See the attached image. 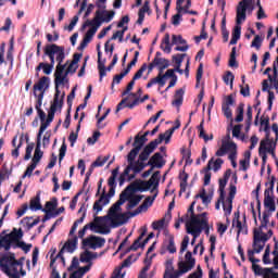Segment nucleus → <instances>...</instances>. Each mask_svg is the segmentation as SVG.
Wrapping results in <instances>:
<instances>
[{"label":"nucleus","mask_w":278,"mask_h":278,"mask_svg":"<svg viewBox=\"0 0 278 278\" xmlns=\"http://www.w3.org/2000/svg\"><path fill=\"white\" fill-rule=\"evenodd\" d=\"M157 186H160V172H155L149 180L147 181H141L139 184V190L141 191H147L151 190L153 197H148L143 203L135 210L132 213H129L130 216H138V214H142V212H147L149 207L153 205V201L157 198Z\"/></svg>","instance_id":"obj_3"},{"label":"nucleus","mask_w":278,"mask_h":278,"mask_svg":"<svg viewBox=\"0 0 278 278\" xmlns=\"http://www.w3.org/2000/svg\"><path fill=\"white\" fill-rule=\"evenodd\" d=\"M167 225H168V219L166 220V217H163L152 223V229H154V231H162V229H164V227Z\"/></svg>","instance_id":"obj_38"},{"label":"nucleus","mask_w":278,"mask_h":278,"mask_svg":"<svg viewBox=\"0 0 278 278\" xmlns=\"http://www.w3.org/2000/svg\"><path fill=\"white\" fill-rule=\"evenodd\" d=\"M153 257H155V254L147 255L144 260V266L141 269L139 274V278H147V273H149V269L151 268V264L153 262Z\"/></svg>","instance_id":"obj_28"},{"label":"nucleus","mask_w":278,"mask_h":278,"mask_svg":"<svg viewBox=\"0 0 278 278\" xmlns=\"http://www.w3.org/2000/svg\"><path fill=\"white\" fill-rule=\"evenodd\" d=\"M97 257H99V255L94 252H90L88 250H85L81 254H80V262H83V264H90L92 266V263H90L92 260H97Z\"/></svg>","instance_id":"obj_29"},{"label":"nucleus","mask_w":278,"mask_h":278,"mask_svg":"<svg viewBox=\"0 0 278 278\" xmlns=\"http://www.w3.org/2000/svg\"><path fill=\"white\" fill-rule=\"evenodd\" d=\"M275 186L274 182H271V187L269 189L265 190V199H264V206L268 212H275L276 206H275V200L270 195L273 193V187Z\"/></svg>","instance_id":"obj_21"},{"label":"nucleus","mask_w":278,"mask_h":278,"mask_svg":"<svg viewBox=\"0 0 278 278\" xmlns=\"http://www.w3.org/2000/svg\"><path fill=\"white\" fill-rule=\"evenodd\" d=\"M54 85H55L54 97H56V100H58V97L64 98L66 96V93H64L62 90H60V86H68V79L63 78L61 76V74L60 75L54 74Z\"/></svg>","instance_id":"obj_20"},{"label":"nucleus","mask_w":278,"mask_h":278,"mask_svg":"<svg viewBox=\"0 0 278 278\" xmlns=\"http://www.w3.org/2000/svg\"><path fill=\"white\" fill-rule=\"evenodd\" d=\"M54 66H55V63H53L52 61H50V64L43 63L42 71L45 75H51V73H53Z\"/></svg>","instance_id":"obj_59"},{"label":"nucleus","mask_w":278,"mask_h":278,"mask_svg":"<svg viewBox=\"0 0 278 278\" xmlns=\"http://www.w3.org/2000/svg\"><path fill=\"white\" fill-rule=\"evenodd\" d=\"M195 199H202V203L204 205H210V203H212V195H207L205 190H203L200 194H197Z\"/></svg>","instance_id":"obj_49"},{"label":"nucleus","mask_w":278,"mask_h":278,"mask_svg":"<svg viewBox=\"0 0 278 278\" xmlns=\"http://www.w3.org/2000/svg\"><path fill=\"white\" fill-rule=\"evenodd\" d=\"M236 123H242L244 121V104H239L237 108Z\"/></svg>","instance_id":"obj_50"},{"label":"nucleus","mask_w":278,"mask_h":278,"mask_svg":"<svg viewBox=\"0 0 278 278\" xmlns=\"http://www.w3.org/2000/svg\"><path fill=\"white\" fill-rule=\"evenodd\" d=\"M90 264H88L85 267H80L78 270L71 274L70 278H83L85 273H88L90 270Z\"/></svg>","instance_id":"obj_43"},{"label":"nucleus","mask_w":278,"mask_h":278,"mask_svg":"<svg viewBox=\"0 0 278 278\" xmlns=\"http://www.w3.org/2000/svg\"><path fill=\"white\" fill-rule=\"evenodd\" d=\"M165 273L164 278H181V276H177V269L175 270V265H173V258H167L165 261Z\"/></svg>","instance_id":"obj_23"},{"label":"nucleus","mask_w":278,"mask_h":278,"mask_svg":"<svg viewBox=\"0 0 278 278\" xmlns=\"http://www.w3.org/2000/svg\"><path fill=\"white\" fill-rule=\"evenodd\" d=\"M168 253H177V247H175V237L168 236V244L166 245Z\"/></svg>","instance_id":"obj_52"},{"label":"nucleus","mask_w":278,"mask_h":278,"mask_svg":"<svg viewBox=\"0 0 278 278\" xmlns=\"http://www.w3.org/2000/svg\"><path fill=\"white\" fill-rule=\"evenodd\" d=\"M127 203L126 210H134L140 201H142V195L134 193V187L128 186L125 191L119 195V200L113 204L109 210V219L111 220L113 227H121L125 225L129 218H134L130 214L132 212L123 213L121 205Z\"/></svg>","instance_id":"obj_2"},{"label":"nucleus","mask_w":278,"mask_h":278,"mask_svg":"<svg viewBox=\"0 0 278 278\" xmlns=\"http://www.w3.org/2000/svg\"><path fill=\"white\" fill-rule=\"evenodd\" d=\"M224 164L223 159H216L212 157L207 163V170H214V173H218V169L222 168Z\"/></svg>","instance_id":"obj_31"},{"label":"nucleus","mask_w":278,"mask_h":278,"mask_svg":"<svg viewBox=\"0 0 278 278\" xmlns=\"http://www.w3.org/2000/svg\"><path fill=\"white\" fill-rule=\"evenodd\" d=\"M232 203L233 202H231V199H227L226 202H224L223 207H224V212H225L226 215L231 214V210L233 207Z\"/></svg>","instance_id":"obj_63"},{"label":"nucleus","mask_w":278,"mask_h":278,"mask_svg":"<svg viewBox=\"0 0 278 278\" xmlns=\"http://www.w3.org/2000/svg\"><path fill=\"white\" fill-rule=\"evenodd\" d=\"M105 245V239L97 236H90L86 239H83V247L84 249H92L96 251V249H101Z\"/></svg>","instance_id":"obj_16"},{"label":"nucleus","mask_w":278,"mask_h":278,"mask_svg":"<svg viewBox=\"0 0 278 278\" xmlns=\"http://www.w3.org/2000/svg\"><path fill=\"white\" fill-rule=\"evenodd\" d=\"M100 223H101V217H94V222H91L85 225V227H87V229H90L91 231H94V233H103V235L110 233V229L103 228V226H101Z\"/></svg>","instance_id":"obj_19"},{"label":"nucleus","mask_w":278,"mask_h":278,"mask_svg":"<svg viewBox=\"0 0 278 278\" xmlns=\"http://www.w3.org/2000/svg\"><path fill=\"white\" fill-rule=\"evenodd\" d=\"M115 188L116 187H111L109 194H105V191H104L102 193V195L100 197V199L94 202L93 211L96 212V214H98L99 212H102L103 207H105V205H108L110 203V199H112V197H114Z\"/></svg>","instance_id":"obj_15"},{"label":"nucleus","mask_w":278,"mask_h":278,"mask_svg":"<svg viewBox=\"0 0 278 278\" xmlns=\"http://www.w3.org/2000/svg\"><path fill=\"white\" fill-rule=\"evenodd\" d=\"M181 127V123H178L177 126L172 127L170 129L166 130L164 134H160L157 139H154L151 141L148 147L146 148V155H149V153H153L155 149H157V144H162L165 140V144H168L170 142V138H173V134H175L176 129H179Z\"/></svg>","instance_id":"obj_10"},{"label":"nucleus","mask_w":278,"mask_h":278,"mask_svg":"<svg viewBox=\"0 0 278 278\" xmlns=\"http://www.w3.org/2000/svg\"><path fill=\"white\" fill-rule=\"evenodd\" d=\"M186 39L181 37V35H173L172 36V45H186Z\"/></svg>","instance_id":"obj_61"},{"label":"nucleus","mask_w":278,"mask_h":278,"mask_svg":"<svg viewBox=\"0 0 278 278\" xmlns=\"http://www.w3.org/2000/svg\"><path fill=\"white\" fill-rule=\"evenodd\" d=\"M29 207L33 212H38V210H42V204H40V195H37L33 200H30Z\"/></svg>","instance_id":"obj_45"},{"label":"nucleus","mask_w":278,"mask_h":278,"mask_svg":"<svg viewBox=\"0 0 278 278\" xmlns=\"http://www.w3.org/2000/svg\"><path fill=\"white\" fill-rule=\"evenodd\" d=\"M131 266V256H128L123 263L122 266L116 268L113 271V275L111 278H125V273H123V268H129Z\"/></svg>","instance_id":"obj_25"},{"label":"nucleus","mask_w":278,"mask_h":278,"mask_svg":"<svg viewBox=\"0 0 278 278\" xmlns=\"http://www.w3.org/2000/svg\"><path fill=\"white\" fill-rule=\"evenodd\" d=\"M140 103V98H137L136 93H129L127 98H124L118 104L116 112H121V110H125V108H129V110H134L136 105Z\"/></svg>","instance_id":"obj_17"},{"label":"nucleus","mask_w":278,"mask_h":278,"mask_svg":"<svg viewBox=\"0 0 278 278\" xmlns=\"http://www.w3.org/2000/svg\"><path fill=\"white\" fill-rule=\"evenodd\" d=\"M114 16H116L115 11L98 10L94 18L87 20L83 27H91L98 31L102 23H111L114 20Z\"/></svg>","instance_id":"obj_7"},{"label":"nucleus","mask_w":278,"mask_h":278,"mask_svg":"<svg viewBox=\"0 0 278 278\" xmlns=\"http://www.w3.org/2000/svg\"><path fill=\"white\" fill-rule=\"evenodd\" d=\"M265 244L266 243L260 241L257 237L254 238L253 250L248 251V257L250 262H253L255 253H262V251H264Z\"/></svg>","instance_id":"obj_24"},{"label":"nucleus","mask_w":278,"mask_h":278,"mask_svg":"<svg viewBox=\"0 0 278 278\" xmlns=\"http://www.w3.org/2000/svg\"><path fill=\"white\" fill-rule=\"evenodd\" d=\"M262 42H264V38H262L260 35H256L251 43V47L256 49V51H260L262 48Z\"/></svg>","instance_id":"obj_54"},{"label":"nucleus","mask_w":278,"mask_h":278,"mask_svg":"<svg viewBox=\"0 0 278 278\" xmlns=\"http://www.w3.org/2000/svg\"><path fill=\"white\" fill-rule=\"evenodd\" d=\"M149 11V1L146 0L142 8L139 10L137 24L142 25L144 23V14Z\"/></svg>","instance_id":"obj_36"},{"label":"nucleus","mask_w":278,"mask_h":278,"mask_svg":"<svg viewBox=\"0 0 278 278\" xmlns=\"http://www.w3.org/2000/svg\"><path fill=\"white\" fill-rule=\"evenodd\" d=\"M79 60H81V54L75 53L71 63L66 61L63 66V71L61 72V77L63 79H68V75H74L77 72Z\"/></svg>","instance_id":"obj_14"},{"label":"nucleus","mask_w":278,"mask_h":278,"mask_svg":"<svg viewBox=\"0 0 278 278\" xmlns=\"http://www.w3.org/2000/svg\"><path fill=\"white\" fill-rule=\"evenodd\" d=\"M13 249H23L25 253H29V251H31V244H27L21 240H17L14 243Z\"/></svg>","instance_id":"obj_47"},{"label":"nucleus","mask_w":278,"mask_h":278,"mask_svg":"<svg viewBox=\"0 0 278 278\" xmlns=\"http://www.w3.org/2000/svg\"><path fill=\"white\" fill-rule=\"evenodd\" d=\"M132 147L134 149L130 150L127 155V166L119 176V186H123L125 181H132V179H136V175H139V173H142V170L147 168V164H144V162H147V160H149V156L151 155V153H146L149 146L144 147V143L140 139V135H137L135 137ZM141 150L142 152L140 153ZM138 153H140L139 157ZM136 157H138L137 161Z\"/></svg>","instance_id":"obj_1"},{"label":"nucleus","mask_w":278,"mask_h":278,"mask_svg":"<svg viewBox=\"0 0 278 278\" xmlns=\"http://www.w3.org/2000/svg\"><path fill=\"white\" fill-rule=\"evenodd\" d=\"M42 100H37V103L35 105V110H37L38 116L41 121V123H45V118H47V114L45 113V111H42Z\"/></svg>","instance_id":"obj_46"},{"label":"nucleus","mask_w":278,"mask_h":278,"mask_svg":"<svg viewBox=\"0 0 278 278\" xmlns=\"http://www.w3.org/2000/svg\"><path fill=\"white\" fill-rule=\"evenodd\" d=\"M108 160H109L108 156L98 157V159L91 164V167H90V169H89V175H90V173H92V168L105 166V163L108 162Z\"/></svg>","instance_id":"obj_44"},{"label":"nucleus","mask_w":278,"mask_h":278,"mask_svg":"<svg viewBox=\"0 0 278 278\" xmlns=\"http://www.w3.org/2000/svg\"><path fill=\"white\" fill-rule=\"evenodd\" d=\"M84 218H86V213H84L80 218H78L76 222H74V224L70 230V236H75L77 228L79 227V225H81V223H84Z\"/></svg>","instance_id":"obj_51"},{"label":"nucleus","mask_w":278,"mask_h":278,"mask_svg":"<svg viewBox=\"0 0 278 278\" xmlns=\"http://www.w3.org/2000/svg\"><path fill=\"white\" fill-rule=\"evenodd\" d=\"M0 267L9 277L18 278L20 270L23 268V264L18 263L14 256H3L0 260Z\"/></svg>","instance_id":"obj_8"},{"label":"nucleus","mask_w":278,"mask_h":278,"mask_svg":"<svg viewBox=\"0 0 278 278\" xmlns=\"http://www.w3.org/2000/svg\"><path fill=\"white\" fill-rule=\"evenodd\" d=\"M43 53L49 58L52 64H55V62L58 63L54 75H62V71H64L62 62L66 60V50L64 49V46H58L55 43L48 45L45 47Z\"/></svg>","instance_id":"obj_4"},{"label":"nucleus","mask_w":278,"mask_h":278,"mask_svg":"<svg viewBox=\"0 0 278 278\" xmlns=\"http://www.w3.org/2000/svg\"><path fill=\"white\" fill-rule=\"evenodd\" d=\"M269 88L271 87L268 85V80H263V92H268V104L270 108L273 105V101H275V93L270 91Z\"/></svg>","instance_id":"obj_39"},{"label":"nucleus","mask_w":278,"mask_h":278,"mask_svg":"<svg viewBox=\"0 0 278 278\" xmlns=\"http://www.w3.org/2000/svg\"><path fill=\"white\" fill-rule=\"evenodd\" d=\"M154 64H156L161 75L162 73H164V71H166V68H168V66H170V63L168 62V60L164 59V58H154Z\"/></svg>","instance_id":"obj_33"},{"label":"nucleus","mask_w":278,"mask_h":278,"mask_svg":"<svg viewBox=\"0 0 278 278\" xmlns=\"http://www.w3.org/2000/svg\"><path fill=\"white\" fill-rule=\"evenodd\" d=\"M38 223H40V217H37L35 219L34 217H24L21 220L22 227H24V229H26L27 231H29V229H33V227H36Z\"/></svg>","instance_id":"obj_26"},{"label":"nucleus","mask_w":278,"mask_h":278,"mask_svg":"<svg viewBox=\"0 0 278 278\" xmlns=\"http://www.w3.org/2000/svg\"><path fill=\"white\" fill-rule=\"evenodd\" d=\"M207 227V214L202 213L198 216H192L187 223H186V229L187 233H190L193 239L191 240V245L194 247V243L197 242V238L201 236V232L203 229Z\"/></svg>","instance_id":"obj_5"},{"label":"nucleus","mask_w":278,"mask_h":278,"mask_svg":"<svg viewBox=\"0 0 278 278\" xmlns=\"http://www.w3.org/2000/svg\"><path fill=\"white\" fill-rule=\"evenodd\" d=\"M247 10H249V0H241L237 7V25L232 31L230 45H238V40H240V35L242 31V26H240V24L247 21Z\"/></svg>","instance_id":"obj_6"},{"label":"nucleus","mask_w":278,"mask_h":278,"mask_svg":"<svg viewBox=\"0 0 278 278\" xmlns=\"http://www.w3.org/2000/svg\"><path fill=\"white\" fill-rule=\"evenodd\" d=\"M271 68L267 67L264 72V75H268V79L270 81V88L276 89V92H278V74H277V68L274 67V76L269 75Z\"/></svg>","instance_id":"obj_27"},{"label":"nucleus","mask_w":278,"mask_h":278,"mask_svg":"<svg viewBox=\"0 0 278 278\" xmlns=\"http://www.w3.org/2000/svg\"><path fill=\"white\" fill-rule=\"evenodd\" d=\"M71 238L67 240V242L63 245V248L61 249V251L59 252V254L56 255V258L60 257V260H62V262H64V251H66L67 253H74L75 249H77V236L73 235L70 236Z\"/></svg>","instance_id":"obj_18"},{"label":"nucleus","mask_w":278,"mask_h":278,"mask_svg":"<svg viewBox=\"0 0 278 278\" xmlns=\"http://www.w3.org/2000/svg\"><path fill=\"white\" fill-rule=\"evenodd\" d=\"M226 153H229L228 157L233 160L235 155H238V146L236 142L231 141V136L227 135L223 140H222V146L220 148L216 151L215 155L217 157H223L226 155Z\"/></svg>","instance_id":"obj_11"},{"label":"nucleus","mask_w":278,"mask_h":278,"mask_svg":"<svg viewBox=\"0 0 278 278\" xmlns=\"http://www.w3.org/2000/svg\"><path fill=\"white\" fill-rule=\"evenodd\" d=\"M23 238V231L14 229L12 232L7 233L2 231L0 233V251L8 252L14 249V243L18 242Z\"/></svg>","instance_id":"obj_9"},{"label":"nucleus","mask_w":278,"mask_h":278,"mask_svg":"<svg viewBox=\"0 0 278 278\" xmlns=\"http://www.w3.org/2000/svg\"><path fill=\"white\" fill-rule=\"evenodd\" d=\"M55 207H58V199L53 198L51 201L46 203V208H42V212H45V214H51Z\"/></svg>","instance_id":"obj_40"},{"label":"nucleus","mask_w":278,"mask_h":278,"mask_svg":"<svg viewBox=\"0 0 278 278\" xmlns=\"http://www.w3.org/2000/svg\"><path fill=\"white\" fill-rule=\"evenodd\" d=\"M40 147H41V141H37V146H36L34 157H33V162L35 164H38V162H40V160H42L43 153L40 150Z\"/></svg>","instance_id":"obj_41"},{"label":"nucleus","mask_w":278,"mask_h":278,"mask_svg":"<svg viewBox=\"0 0 278 278\" xmlns=\"http://www.w3.org/2000/svg\"><path fill=\"white\" fill-rule=\"evenodd\" d=\"M184 94H186V90L184 88L178 89L175 93L173 105H176V108L181 106V103H184Z\"/></svg>","instance_id":"obj_37"},{"label":"nucleus","mask_w":278,"mask_h":278,"mask_svg":"<svg viewBox=\"0 0 278 278\" xmlns=\"http://www.w3.org/2000/svg\"><path fill=\"white\" fill-rule=\"evenodd\" d=\"M273 264H274V270H278V247L277 244L275 245V250L273 251Z\"/></svg>","instance_id":"obj_64"},{"label":"nucleus","mask_w":278,"mask_h":278,"mask_svg":"<svg viewBox=\"0 0 278 278\" xmlns=\"http://www.w3.org/2000/svg\"><path fill=\"white\" fill-rule=\"evenodd\" d=\"M198 131H199V137L203 138L204 142H207L208 140H213V138H214V136L211 135V137H210L205 134V129L203 128V121L198 126Z\"/></svg>","instance_id":"obj_48"},{"label":"nucleus","mask_w":278,"mask_h":278,"mask_svg":"<svg viewBox=\"0 0 278 278\" xmlns=\"http://www.w3.org/2000/svg\"><path fill=\"white\" fill-rule=\"evenodd\" d=\"M264 278H278V273H275V268H265Z\"/></svg>","instance_id":"obj_62"},{"label":"nucleus","mask_w":278,"mask_h":278,"mask_svg":"<svg viewBox=\"0 0 278 278\" xmlns=\"http://www.w3.org/2000/svg\"><path fill=\"white\" fill-rule=\"evenodd\" d=\"M155 84H159L160 88H164V86H166V80H164L162 77V73H159L156 77L151 78L147 84V88H152V86H155Z\"/></svg>","instance_id":"obj_34"},{"label":"nucleus","mask_w":278,"mask_h":278,"mask_svg":"<svg viewBox=\"0 0 278 278\" xmlns=\"http://www.w3.org/2000/svg\"><path fill=\"white\" fill-rule=\"evenodd\" d=\"M62 105H64V98L62 97H54L53 103L50 108H53L54 110H62Z\"/></svg>","instance_id":"obj_55"},{"label":"nucleus","mask_w":278,"mask_h":278,"mask_svg":"<svg viewBox=\"0 0 278 278\" xmlns=\"http://www.w3.org/2000/svg\"><path fill=\"white\" fill-rule=\"evenodd\" d=\"M254 238H257L260 242H263V244H266L270 238H273V230H268L267 233L265 232H254Z\"/></svg>","instance_id":"obj_35"},{"label":"nucleus","mask_w":278,"mask_h":278,"mask_svg":"<svg viewBox=\"0 0 278 278\" xmlns=\"http://www.w3.org/2000/svg\"><path fill=\"white\" fill-rule=\"evenodd\" d=\"M142 238H144V232H142L137 240H135V242L130 245L129 251H138V249H140V247H142V243H140V240H142Z\"/></svg>","instance_id":"obj_57"},{"label":"nucleus","mask_w":278,"mask_h":278,"mask_svg":"<svg viewBox=\"0 0 278 278\" xmlns=\"http://www.w3.org/2000/svg\"><path fill=\"white\" fill-rule=\"evenodd\" d=\"M252 263V269L254 271L255 275H262L264 278V271L266 270V268H261L260 265H257V263L260 262V260L253 257V261H250Z\"/></svg>","instance_id":"obj_42"},{"label":"nucleus","mask_w":278,"mask_h":278,"mask_svg":"<svg viewBox=\"0 0 278 278\" xmlns=\"http://www.w3.org/2000/svg\"><path fill=\"white\" fill-rule=\"evenodd\" d=\"M79 129H81V125L78 124L77 128H76V132L72 131L70 134L68 140L71 142V147H75V142H77V138H78V134H79Z\"/></svg>","instance_id":"obj_53"},{"label":"nucleus","mask_w":278,"mask_h":278,"mask_svg":"<svg viewBox=\"0 0 278 278\" xmlns=\"http://www.w3.org/2000/svg\"><path fill=\"white\" fill-rule=\"evenodd\" d=\"M146 166H152V168H162L166 162H164V157H162V154L160 152H156L151 156V159L148 161V163H144Z\"/></svg>","instance_id":"obj_22"},{"label":"nucleus","mask_w":278,"mask_h":278,"mask_svg":"<svg viewBox=\"0 0 278 278\" xmlns=\"http://www.w3.org/2000/svg\"><path fill=\"white\" fill-rule=\"evenodd\" d=\"M94 34H97V28H92L90 26V29L86 33L83 41L80 42L79 49H84L85 47H88L89 42L94 37Z\"/></svg>","instance_id":"obj_30"},{"label":"nucleus","mask_w":278,"mask_h":278,"mask_svg":"<svg viewBox=\"0 0 278 278\" xmlns=\"http://www.w3.org/2000/svg\"><path fill=\"white\" fill-rule=\"evenodd\" d=\"M161 49L164 51V53H170V51H173V42H170L169 34H165L164 38L162 39Z\"/></svg>","instance_id":"obj_32"},{"label":"nucleus","mask_w":278,"mask_h":278,"mask_svg":"<svg viewBox=\"0 0 278 278\" xmlns=\"http://www.w3.org/2000/svg\"><path fill=\"white\" fill-rule=\"evenodd\" d=\"M264 144H266V141L261 142L260 148H258V155L262 157V161L264 163H266V160H267L266 153L267 152H266V147Z\"/></svg>","instance_id":"obj_58"},{"label":"nucleus","mask_w":278,"mask_h":278,"mask_svg":"<svg viewBox=\"0 0 278 278\" xmlns=\"http://www.w3.org/2000/svg\"><path fill=\"white\" fill-rule=\"evenodd\" d=\"M195 264L197 261L194 257H192V252L188 251L185 255V258H179L178 261L176 277H184L186 273H190V270L194 268Z\"/></svg>","instance_id":"obj_12"},{"label":"nucleus","mask_w":278,"mask_h":278,"mask_svg":"<svg viewBox=\"0 0 278 278\" xmlns=\"http://www.w3.org/2000/svg\"><path fill=\"white\" fill-rule=\"evenodd\" d=\"M233 73L231 72H227L226 75L224 76V83L226 84V86H230V88H233Z\"/></svg>","instance_id":"obj_56"},{"label":"nucleus","mask_w":278,"mask_h":278,"mask_svg":"<svg viewBox=\"0 0 278 278\" xmlns=\"http://www.w3.org/2000/svg\"><path fill=\"white\" fill-rule=\"evenodd\" d=\"M98 68L100 71V81L101 79H103V77H105L106 73H105V60L101 61L98 60Z\"/></svg>","instance_id":"obj_60"},{"label":"nucleus","mask_w":278,"mask_h":278,"mask_svg":"<svg viewBox=\"0 0 278 278\" xmlns=\"http://www.w3.org/2000/svg\"><path fill=\"white\" fill-rule=\"evenodd\" d=\"M49 86H51V78L47 76L41 77L38 83L34 85V94L39 102L45 99V93L49 90Z\"/></svg>","instance_id":"obj_13"}]
</instances>
